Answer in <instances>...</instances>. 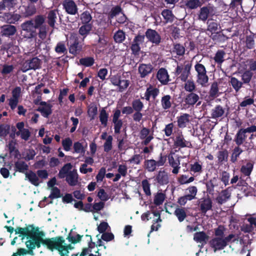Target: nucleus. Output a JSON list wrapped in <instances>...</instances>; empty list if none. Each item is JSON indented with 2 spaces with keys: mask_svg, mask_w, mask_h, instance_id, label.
Masks as SVG:
<instances>
[{
  "mask_svg": "<svg viewBox=\"0 0 256 256\" xmlns=\"http://www.w3.org/2000/svg\"><path fill=\"white\" fill-rule=\"evenodd\" d=\"M46 17L44 14H38L32 18L26 20L20 25L22 30L28 38H34L37 36L42 40L47 36L48 26L46 24Z\"/></svg>",
  "mask_w": 256,
  "mask_h": 256,
  "instance_id": "nucleus-1",
  "label": "nucleus"
},
{
  "mask_svg": "<svg viewBox=\"0 0 256 256\" xmlns=\"http://www.w3.org/2000/svg\"><path fill=\"white\" fill-rule=\"evenodd\" d=\"M145 37L146 38L148 41L158 46L162 42L160 35L154 30L148 28L145 32V34H138L131 43L130 49L132 54L135 56H138L140 51V44H142L144 42Z\"/></svg>",
  "mask_w": 256,
  "mask_h": 256,
  "instance_id": "nucleus-2",
  "label": "nucleus"
},
{
  "mask_svg": "<svg viewBox=\"0 0 256 256\" xmlns=\"http://www.w3.org/2000/svg\"><path fill=\"white\" fill-rule=\"evenodd\" d=\"M166 155H164L160 153L158 160L154 159L145 160L144 162V168L149 172H154L156 170L157 167L162 166L164 165L166 161Z\"/></svg>",
  "mask_w": 256,
  "mask_h": 256,
  "instance_id": "nucleus-3",
  "label": "nucleus"
},
{
  "mask_svg": "<svg viewBox=\"0 0 256 256\" xmlns=\"http://www.w3.org/2000/svg\"><path fill=\"white\" fill-rule=\"evenodd\" d=\"M69 52L74 56L80 54L82 49V44L76 34H72L68 42Z\"/></svg>",
  "mask_w": 256,
  "mask_h": 256,
  "instance_id": "nucleus-4",
  "label": "nucleus"
},
{
  "mask_svg": "<svg viewBox=\"0 0 256 256\" xmlns=\"http://www.w3.org/2000/svg\"><path fill=\"white\" fill-rule=\"evenodd\" d=\"M192 64L188 61H185L184 64L178 65L175 70V74L184 82H186L190 74Z\"/></svg>",
  "mask_w": 256,
  "mask_h": 256,
  "instance_id": "nucleus-5",
  "label": "nucleus"
},
{
  "mask_svg": "<svg viewBox=\"0 0 256 256\" xmlns=\"http://www.w3.org/2000/svg\"><path fill=\"white\" fill-rule=\"evenodd\" d=\"M194 69L197 72V82L202 86H205L208 81L205 66L202 64L197 63L194 66Z\"/></svg>",
  "mask_w": 256,
  "mask_h": 256,
  "instance_id": "nucleus-6",
  "label": "nucleus"
},
{
  "mask_svg": "<svg viewBox=\"0 0 256 256\" xmlns=\"http://www.w3.org/2000/svg\"><path fill=\"white\" fill-rule=\"evenodd\" d=\"M64 238L61 236L46 238L45 246L52 252L55 250L58 252L61 245L64 244Z\"/></svg>",
  "mask_w": 256,
  "mask_h": 256,
  "instance_id": "nucleus-7",
  "label": "nucleus"
},
{
  "mask_svg": "<svg viewBox=\"0 0 256 256\" xmlns=\"http://www.w3.org/2000/svg\"><path fill=\"white\" fill-rule=\"evenodd\" d=\"M42 61L38 57H34L26 60L22 66V70L26 72L29 70L39 69L40 68Z\"/></svg>",
  "mask_w": 256,
  "mask_h": 256,
  "instance_id": "nucleus-8",
  "label": "nucleus"
},
{
  "mask_svg": "<svg viewBox=\"0 0 256 256\" xmlns=\"http://www.w3.org/2000/svg\"><path fill=\"white\" fill-rule=\"evenodd\" d=\"M209 244L214 252L222 250L227 246V244L224 238L220 237H214L212 238L209 242Z\"/></svg>",
  "mask_w": 256,
  "mask_h": 256,
  "instance_id": "nucleus-9",
  "label": "nucleus"
},
{
  "mask_svg": "<svg viewBox=\"0 0 256 256\" xmlns=\"http://www.w3.org/2000/svg\"><path fill=\"white\" fill-rule=\"evenodd\" d=\"M62 6L67 14L76 15L78 14V6L73 0H64Z\"/></svg>",
  "mask_w": 256,
  "mask_h": 256,
  "instance_id": "nucleus-10",
  "label": "nucleus"
},
{
  "mask_svg": "<svg viewBox=\"0 0 256 256\" xmlns=\"http://www.w3.org/2000/svg\"><path fill=\"white\" fill-rule=\"evenodd\" d=\"M113 112L112 121L114 124V133L120 134L123 124L122 120L119 119L121 115V111L116 108L113 110Z\"/></svg>",
  "mask_w": 256,
  "mask_h": 256,
  "instance_id": "nucleus-11",
  "label": "nucleus"
},
{
  "mask_svg": "<svg viewBox=\"0 0 256 256\" xmlns=\"http://www.w3.org/2000/svg\"><path fill=\"white\" fill-rule=\"evenodd\" d=\"M21 88L20 86H16L14 88L12 92V97L10 98L8 104L12 110H14L17 106L18 103V100L20 96Z\"/></svg>",
  "mask_w": 256,
  "mask_h": 256,
  "instance_id": "nucleus-12",
  "label": "nucleus"
},
{
  "mask_svg": "<svg viewBox=\"0 0 256 256\" xmlns=\"http://www.w3.org/2000/svg\"><path fill=\"white\" fill-rule=\"evenodd\" d=\"M154 180L160 186L166 185L169 183L168 173L164 170H160L154 176Z\"/></svg>",
  "mask_w": 256,
  "mask_h": 256,
  "instance_id": "nucleus-13",
  "label": "nucleus"
},
{
  "mask_svg": "<svg viewBox=\"0 0 256 256\" xmlns=\"http://www.w3.org/2000/svg\"><path fill=\"white\" fill-rule=\"evenodd\" d=\"M29 239V240L26 242V244L27 248H30V250L32 251L36 248H40L41 246V244L45 246L46 238H35L30 237Z\"/></svg>",
  "mask_w": 256,
  "mask_h": 256,
  "instance_id": "nucleus-14",
  "label": "nucleus"
},
{
  "mask_svg": "<svg viewBox=\"0 0 256 256\" xmlns=\"http://www.w3.org/2000/svg\"><path fill=\"white\" fill-rule=\"evenodd\" d=\"M200 100V96L194 92H191L187 94L184 98V102L185 103L184 106L186 108L194 106Z\"/></svg>",
  "mask_w": 256,
  "mask_h": 256,
  "instance_id": "nucleus-15",
  "label": "nucleus"
},
{
  "mask_svg": "<svg viewBox=\"0 0 256 256\" xmlns=\"http://www.w3.org/2000/svg\"><path fill=\"white\" fill-rule=\"evenodd\" d=\"M213 6L210 4L206 6L200 8L198 13V18L203 22L206 21L211 12L213 11Z\"/></svg>",
  "mask_w": 256,
  "mask_h": 256,
  "instance_id": "nucleus-16",
  "label": "nucleus"
},
{
  "mask_svg": "<svg viewBox=\"0 0 256 256\" xmlns=\"http://www.w3.org/2000/svg\"><path fill=\"white\" fill-rule=\"evenodd\" d=\"M160 93V90L156 88H153L151 85L148 87L144 93V96H141V98L145 99L146 101L150 102V98L155 100Z\"/></svg>",
  "mask_w": 256,
  "mask_h": 256,
  "instance_id": "nucleus-17",
  "label": "nucleus"
},
{
  "mask_svg": "<svg viewBox=\"0 0 256 256\" xmlns=\"http://www.w3.org/2000/svg\"><path fill=\"white\" fill-rule=\"evenodd\" d=\"M3 18L6 22L9 24H16L22 18V16L14 12H4Z\"/></svg>",
  "mask_w": 256,
  "mask_h": 256,
  "instance_id": "nucleus-18",
  "label": "nucleus"
},
{
  "mask_svg": "<svg viewBox=\"0 0 256 256\" xmlns=\"http://www.w3.org/2000/svg\"><path fill=\"white\" fill-rule=\"evenodd\" d=\"M65 178L66 182L70 186H76L78 183V174L75 169L70 171Z\"/></svg>",
  "mask_w": 256,
  "mask_h": 256,
  "instance_id": "nucleus-19",
  "label": "nucleus"
},
{
  "mask_svg": "<svg viewBox=\"0 0 256 256\" xmlns=\"http://www.w3.org/2000/svg\"><path fill=\"white\" fill-rule=\"evenodd\" d=\"M156 78L163 85L167 84L170 81L169 75L165 68H160L158 71Z\"/></svg>",
  "mask_w": 256,
  "mask_h": 256,
  "instance_id": "nucleus-20",
  "label": "nucleus"
},
{
  "mask_svg": "<svg viewBox=\"0 0 256 256\" xmlns=\"http://www.w3.org/2000/svg\"><path fill=\"white\" fill-rule=\"evenodd\" d=\"M57 9L50 10L47 12V23L48 26L52 28H55V24L57 20Z\"/></svg>",
  "mask_w": 256,
  "mask_h": 256,
  "instance_id": "nucleus-21",
  "label": "nucleus"
},
{
  "mask_svg": "<svg viewBox=\"0 0 256 256\" xmlns=\"http://www.w3.org/2000/svg\"><path fill=\"white\" fill-rule=\"evenodd\" d=\"M0 30L2 36L10 37L16 33V28L12 24H5L1 26Z\"/></svg>",
  "mask_w": 256,
  "mask_h": 256,
  "instance_id": "nucleus-22",
  "label": "nucleus"
},
{
  "mask_svg": "<svg viewBox=\"0 0 256 256\" xmlns=\"http://www.w3.org/2000/svg\"><path fill=\"white\" fill-rule=\"evenodd\" d=\"M174 146L176 148H192V144L191 142L190 141L185 140L184 136L182 134L176 136V140L174 142Z\"/></svg>",
  "mask_w": 256,
  "mask_h": 256,
  "instance_id": "nucleus-23",
  "label": "nucleus"
},
{
  "mask_svg": "<svg viewBox=\"0 0 256 256\" xmlns=\"http://www.w3.org/2000/svg\"><path fill=\"white\" fill-rule=\"evenodd\" d=\"M153 67L150 64H141L138 68V71L142 78H144L151 73Z\"/></svg>",
  "mask_w": 256,
  "mask_h": 256,
  "instance_id": "nucleus-24",
  "label": "nucleus"
},
{
  "mask_svg": "<svg viewBox=\"0 0 256 256\" xmlns=\"http://www.w3.org/2000/svg\"><path fill=\"white\" fill-rule=\"evenodd\" d=\"M254 166V162L250 161L241 166L240 172L244 176H250Z\"/></svg>",
  "mask_w": 256,
  "mask_h": 256,
  "instance_id": "nucleus-25",
  "label": "nucleus"
},
{
  "mask_svg": "<svg viewBox=\"0 0 256 256\" xmlns=\"http://www.w3.org/2000/svg\"><path fill=\"white\" fill-rule=\"evenodd\" d=\"M92 24H82L78 28V34L82 36V40L84 41L86 36L90 34L92 30Z\"/></svg>",
  "mask_w": 256,
  "mask_h": 256,
  "instance_id": "nucleus-26",
  "label": "nucleus"
},
{
  "mask_svg": "<svg viewBox=\"0 0 256 256\" xmlns=\"http://www.w3.org/2000/svg\"><path fill=\"white\" fill-rule=\"evenodd\" d=\"M246 133L244 128H240L237 132L234 141L238 146L242 145L245 141L246 138Z\"/></svg>",
  "mask_w": 256,
  "mask_h": 256,
  "instance_id": "nucleus-27",
  "label": "nucleus"
},
{
  "mask_svg": "<svg viewBox=\"0 0 256 256\" xmlns=\"http://www.w3.org/2000/svg\"><path fill=\"white\" fill-rule=\"evenodd\" d=\"M230 85L232 86L236 92H238L240 89L244 87V84L242 81L238 80L236 77L231 76L228 81Z\"/></svg>",
  "mask_w": 256,
  "mask_h": 256,
  "instance_id": "nucleus-28",
  "label": "nucleus"
},
{
  "mask_svg": "<svg viewBox=\"0 0 256 256\" xmlns=\"http://www.w3.org/2000/svg\"><path fill=\"white\" fill-rule=\"evenodd\" d=\"M212 201L209 198H204L200 204V210L202 214H205L206 212L212 210Z\"/></svg>",
  "mask_w": 256,
  "mask_h": 256,
  "instance_id": "nucleus-29",
  "label": "nucleus"
},
{
  "mask_svg": "<svg viewBox=\"0 0 256 256\" xmlns=\"http://www.w3.org/2000/svg\"><path fill=\"white\" fill-rule=\"evenodd\" d=\"M168 158L170 166L173 168L172 172L174 174H178L180 168V160H175L172 154H169Z\"/></svg>",
  "mask_w": 256,
  "mask_h": 256,
  "instance_id": "nucleus-30",
  "label": "nucleus"
},
{
  "mask_svg": "<svg viewBox=\"0 0 256 256\" xmlns=\"http://www.w3.org/2000/svg\"><path fill=\"white\" fill-rule=\"evenodd\" d=\"M30 228L34 229L32 225H30L24 228L18 227L14 230V232L16 234H20L21 236H26L27 238H29L30 236L31 232V230L30 229Z\"/></svg>",
  "mask_w": 256,
  "mask_h": 256,
  "instance_id": "nucleus-31",
  "label": "nucleus"
},
{
  "mask_svg": "<svg viewBox=\"0 0 256 256\" xmlns=\"http://www.w3.org/2000/svg\"><path fill=\"white\" fill-rule=\"evenodd\" d=\"M190 115L188 114H184L177 117L178 126L180 128L186 127V124L190 122Z\"/></svg>",
  "mask_w": 256,
  "mask_h": 256,
  "instance_id": "nucleus-32",
  "label": "nucleus"
},
{
  "mask_svg": "<svg viewBox=\"0 0 256 256\" xmlns=\"http://www.w3.org/2000/svg\"><path fill=\"white\" fill-rule=\"evenodd\" d=\"M230 196V194L227 190H224L218 194L216 198V201L219 204L225 203Z\"/></svg>",
  "mask_w": 256,
  "mask_h": 256,
  "instance_id": "nucleus-33",
  "label": "nucleus"
},
{
  "mask_svg": "<svg viewBox=\"0 0 256 256\" xmlns=\"http://www.w3.org/2000/svg\"><path fill=\"white\" fill-rule=\"evenodd\" d=\"M224 114V109L220 105H216L211 110V118H218L222 117Z\"/></svg>",
  "mask_w": 256,
  "mask_h": 256,
  "instance_id": "nucleus-34",
  "label": "nucleus"
},
{
  "mask_svg": "<svg viewBox=\"0 0 256 256\" xmlns=\"http://www.w3.org/2000/svg\"><path fill=\"white\" fill-rule=\"evenodd\" d=\"M16 4V0H2L0 2V10H4L6 8L10 10L14 8Z\"/></svg>",
  "mask_w": 256,
  "mask_h": 256,
  "instance_id": "nucleus-35",
  "label": "nucleus"
},
{
  "mask_svg": "<svg viewBox=\"0 0 256 256\" xmlns=\"http://www.w3.org/2000/svg\"><path fill=\"white\" fill-rule=\"evenodd\" d=\"M208 236L204 232H196L194 234V240L197 242L206 244Z\"/></svg>",
  "mask_w": 256,
  "mask_h": 256,
  "instance_id": "nucleus-36",
  "label": "nucleus"
},
{
  "mask_svg": "<svg viewBox=\"0 0 256 256\" xmlns=\"http://www.w3.org/2000/svg\"><path fill=\"white\" fill-rule=\"evenodd\" d=\"M174 214L180 222H183L187 216L186 208L183 207L176 208L174 212Z\"/></svg>",
  "mask_w": 256,
  "mask_h": 256,
  "instance_id": "nucleus-37",
  "label": "nucleus"
},
{
  "mask_svg": "<svg viewBox=\"0 0 256 256\" xmlns=\"http://www.w3.org/2000/svg\"><path fill=\"white\" fill-rule=\"evenodd\" d=\"M161 14L165 20V23H172L174 22L175 16L171 10L164 9Z\"/></svg>",
  "mask_w": 256,
  "mask_h": 256,
  "instance_id": "nucleus-38",
  "label": "nucleus"
},
{
  "mask_svg": "<svg viewBox=\"0 0 256 256\" xmlns=\"http://www.w3.org/2000/svg\"><path fill=\"white\" fill-rule=\"evenodd\" d=\"M72 166L70 163H67L61 168L58 174V178H64L68 174L72 171L71 170Z\"/></svg>",
  "mask_w": 256,
  "mask_h": 256,
  "instance_id": "nucleus-39",
  "label": "nucleus"
},
{
  "mask_svg": "<svg viewBox=\"0 0 256 256\" xmlns=\"http://www.w3.org/2000/svg\"><path fill=\"white\" fill-rule=\"evenodd\" d=\"M254 74L250 70H244L241 74L242 82L244 84L250 85Z\"/></svg>",
  "mask_w": 256,
  "mask_h": 256,
  "instance_id": "nucleus-40",
  "label": "nucleus"
},
{
  "mask_svg": "<svg viewBox=\"0 0 256 256\" xmlns=\"http://www.w3.org/2000/svg\"><path fill=\"white\" fill-rule=\"evenodd\" d=\"M254 100L253 98H250L249 96H246L244 98V100L239 104L237 110L240 111L241 108L244 110L245 108L254 104Z\"/></svg>",
  "mask_w": 256,
  "mask_h": 256,
  "instance_id": "nucleus-41",
  "label": "nucleus"
},
{
  "mask_svg": "<svg viewBox=\"0 0 256 256\" xmlns=\"http://www.w3.org/2000/svg\"><path fill=\"white\" fill-rule=\"evenodd\" d=\"M184 4L188 8L194 10L201 7L202 3L200 0H186L184 1Z\"/></svg>",
  "mask_w": 256,
  "mask_h": 256,
  "instance_id": "nucleus-42",
  "label": "nucleus"
},
{
  "mask_svg": "<svg viewBox=\"0 0 256 256\" xmlns=\"http://www.w3.org/2000/svg\"><path fill=\"white\" fill-rule=\"evenodd\" d=\"M26 177L28 180L30 182L36 186H38L39 184V178L36 174L30 170L28 173H26Z\"/></svg>",
  "mask_w": 256,
  "mask_h": 256,
  "instance_id": "nucleus-43",
  "label": "nucleus"
},
{
  "mask_svg": "<svg viewBox=\"0 0 256 256\" xmlns=\"http://www.w3.org/2000/svg\"><path fill=\"white\" fill-rule=\"evenodd\" d=\"M28 169V166L24 161H17L14 164V170L21 173H26Z\"/></svg>",
  "mask_w": 256,
  "mask_h": 256,
  "instance_id": "nucleus-44",
  "label": "nucleus"
},
{
  "mask_svg": "<svg viewBox=\"0 0 256 256\" xmlns=\"http://www.w3.org/2000/svg\"><path fill=\"white\" fill-rule=\"evenodd\" d=\"M113 38L116 43H122L126 39V33L122 30H118L114 34Z\"/></svg>",
  "mask_w": 256,
  "mask_h": 256,
  "instance_id": "nucleus-45",
  "label": "nucleus"
},
{
  "mask_svg": "<svg viewBox=\"0 0 256 256\" xmlns=\"http://www.w3.org/2000/svg\"><path fill=\"white\" fill-rule=\"evenodd\" d=\"M171 96L169 94L164 95L161 98V104L164 110H168L172 106Z\"/></svg>",
  "mask_w": 256,
  "mask_h": 256,
  "instance_id": "nucleus-46",
  "label": "nucleus"
},
{
  "mask_svg": "<svg viewBox=\"0 0 256 256\" xmlns=\"http://www.w3.org/2000/svg\"><path fill=\"white\" fill-rule=\"evenodd\" d=\"M52 105H50L46 107L40 106L36 109V111L40 112L42 116L48 118L52 114Z\"/></svg>",
  "mask_w": 256,
  "mask_h": 256,
  "instance_id": "nucleus-47",
  "label": "nucleus"
},
{
  "mask_svg": "<svg viewBox=\"0 0 256 256\" xmlns=\"http://www.w3.org/2000/svg\"><path fill=\"white\" fill-rule=\"evenodd\" d=\"M228 153L226 150L218 151L217 154L218 163L223 164L224 162H226L228 161Z\"/></svg>",
  "mask_w": 256,
  "mask_h": 256,
  "instance_id": "nucleus-48",
  "label": "nucleus"
},
{
  "mask_svg": "<svg viewBox=\"0 0 256 256\" xmlns=\"http://www.w3.org/2000/svg\"><path fill=\"white\" fill-rule=\"evenodd\" d=\"M99 118L101 124L104 127H106L108 125V114L106 112L104 108H102L100 110Z\"/></svg>",
  "mask_w": 256,
  "mask_h": 256,
  "instance_id": "nucleus-49",
  "label": "nucleus"
},
{
  "mask_svg": "<svg viewBox=\"0 0 256 256\" xmlns=\"http://www.w3.org/2000/svg\"><path fill=\"white\" fill-rule=\"evenodd\" d=\"M36 9L34 6H28L24 8V12L22 13L23 16L28 18L35 14Z\"/></svg>",
  "mask_w": 256,
  "mask_h": 256,
  "instance_id": "nucleus-50",
  "label": "nucleus"
},
{
  "mask_svg": "<svg viewBox=\"0 0 256 256\" xmlns=\"http://www.w3.org/2000/svg\"><path fill=\"white\" fill-rule=\"evenodd\" d=\"M80 64L86 67H90L94 63V59L92 56H87L80 59Z\"/></svg>",
  "mask_w": 256,
  "mask_h": 256,
  "instance_id": "nucleus-51",
  "label": "nucleus"
},
{
  "mask_svg": "<svg viewBox=\"0 0 256 256\" xmlns=\"http://www.w3.org/2000/svg\"><path fill=\"white\" fill-rule=\"evenodd\" d=\"M226 55V52L224 50H218L214 58L215 62L218 64H222L224 62V56Z\"/></svg>",
  "mask_w": 256,
  "mask_h": 256,
  "instance_id": "nucleus-52",
  "label": "nucleus"
},
{
  "mask_svg": "<svg viewBox=\"0 0 256 256\" xmlns=\"http://www.w3.org/2000/svg\"><path fill=\"white\" fill-rule=\"evenodd\" d=\"M132 106L134 111L141 112L144 108V104L140 99H135L132 102Z\"/></svg>",
  "mask_w": 256,
  "mask_h": 256,
  "instance_id": "nucleus-53",
  "label": "nucleus"
},
{
  "mask_svg": "<svg viewBox=\"0 0 256 256\" xmlns=\"http://www.w3.org/2000/svg\"><path fill=\"white\" fill-rule=\"evenodd\" d=\"M207 30L210 32L212 34L218 33V24L216 22L208 20L207 22Z\"/></svg>",
  "mask_w": 256,
  "mask_h": 256,
  "instance_id": "nucleus-54",
  "label": "nucleus"
},
{
  "mask_svg": "<svg viewBox=\"0 0 256 256\" xmlns=\"http://www.w3.org/2000/svg\"><path fill=\"white\" fill-rule=\"evenodd\" d=\"M80 19L82 24H91L90 22L92 20V16L90 12L86 10L81 14Z\"/></svg>",
  "mask_w": 256,
  "mask_h": 256,
  "instance_id": "nucleus-55",
  "label": "nucleus"
},
{
  "mask_svg": "<svg viewBox=\"0 0 256 256\" xmlns=\"http://www.w3.org/2000/svg\"><path fill=\"white\" fill-rule=\"evenodd\" d=\"M218 84L216 82H214L211 84L209 91V96L210 97L214 98L218 96Z\"/></svg>",
  "mask_w": 256,
  "mask_h": 256,
  "instance_id": "nucleus-56",
  "label": "nucleus"
},
{
  "mask_svg": "<svg viewBox=\"0 0 256 256\" xmlns=\"http://www.w3.org/2000/svg\"><path fill=\"white\" fill-rule=\"evenodd\" d=\"M186 192L188 193L186 194L190 200H192L196 198V195L198 192L197 188L196 186H190L186 189Z\"/></svg>",
  "mask_w": 256,
  "mask_h": 256,
  "instance_id": "nucleus-57",
  "label": "nucleus"
},
{
  "mask_svg": "<svg viewBox=\"0 0 256 256\" xmlns=\"http://www.w3.org/2000/svg\"><path fill=\"white\" fill-rule=\"evenodd\" d=\"M242 152L243 150L239 147V146H236L232 150V153L231 156L230 160L232 162L234 163L236 162L238 160V158Z\"/></svg>",
  "mask_w": 256,
  "mask_h": 256,
  "instance_id": "nucleus-58",
  "label": "nucleus"
},
{
  "mask_svg": "<svg viewBox=\"0 0 256 256\" xmlns=\"http://www.w3.org/2000/svg\"><path fill=\"white\" fill-rule=\"evenodd\" d=\"M166 198L165 194L162 192H158L155 195L154 202L156 206H160L162 204Z\"/></svg>",
  "mask_w": 256,
  "mask_h": 256,
  "instance_id": "nucleus-59",
  "label": "nucleus"
},
{
  "mask_svg": "<svg viewBox=\"0 0 256 256\" xmlns=\"http://www.w3.org/2000/svg\"><path fill=\"white\" fill-rule=\"evenodd\" d=\"M10 126L8 124H0V136L5 137L10 134Z\"/></svg>",
  "mask_w": 256,
  "mask_h": 256,
  "instance_id": "nucleus-60",
  "label": "nucleus"
},
{
  "mask_svg": "<svg viewBox=\"0 0 256 256\" xmlns=\"http://www.w3.org/2000/svg\"><path fill=\"white\" fill-rule=\"evenodd\" d=\"M186 82L184 86L185 90L190 93L194 92V91L196 88V86L194 81L188 80Z\"/></svg>",
  "mask_w": 256,
  "mask_h": 256,
  "instance_id": "nucleus-61",
  "label": "nucleus"
},
{
  "mask_svg": "<svg viewBox=\"0 0 256 256\" xmlns=\"http://www.w3.org/2000/svg\"><path fill=\"white\" fill-rule=\"evenodd\" d=\"M112 136H108L106 139V142L104 144V149L105 152H108L112 150Z\"/></svg>",
  "mask_w": 256,
  "mask_h": 256,
  "instance_id": "nucleus-62",
  "label": "nucleus"
},
{
  "mask_svg": "<svg viewBox=\"0 0 256 256\" xmlns=\"http://www.w3.org/2000/svg\"><path fill=\"white\" fill-rule=\"evenodd\" d=\"M62 195L60 190L58 187H53L52 188L50 194L48 196V198L52 200L58 198L62 197Z\"/></svg>",
  "mask_w": 256,
  "mask_h": 256,
  "instance_id": "nucleus-63",
  "label": "nucleus"
},
{
  "mask_svg": "<svg viewBox=\"0 0 256 256\" xmlns=\"http://www.w3.org/2000/svg\"><path fill=\"white\" fill-rule=\"evenodd\" d=\"M254 36L253 35L246 36V46L248 49H252L254 46Z\"/></svg>",
  "mask_w": 256,
  "mask_h": 256,
  "instance_id": "nucleus-64",
  "label": "nucleus"
}]
</instances>
